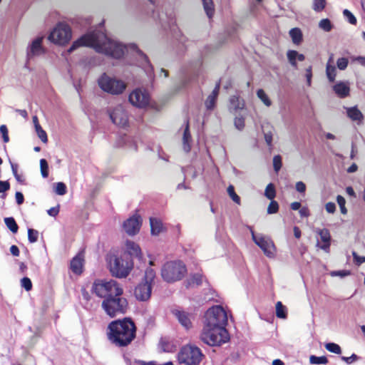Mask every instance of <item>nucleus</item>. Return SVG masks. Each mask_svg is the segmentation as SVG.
Returning a JSON list of instances; mask_svg holds the SVG:
<instances>
[{
  "mask_svg": "<svg viewBox=\"0 0 365 365\" xmlns=\"http://www.w3.org/2000/svg\"><path fill=\"white\" fill-rule=\"evenodd\" d=\"M82 46L93 48L96 52L115 58H120L125 53L130 51L140 59V66L143 67L148 78L152 79L153 77V68L148 57L133 43L128 46L123 45L117 41L109 38L103 32L97 30L88 32L74 41L68 49V52L71 53Z\"/></svg>",
  "mask_w": 365,
  "mask_h": 365,
  "instance_id": "f257e3e1",
  "label": "nucleus"
},
{
  "mask_svg": "<svg viewBox=\"0 0 365 365\" xmlns=\"http://www.w3.org/2000/svg\"><path fill=\"white\" fill-rule=\"evenodd\" d=\"M227 324L225 310L220 305L212 307L205 314L200 340L210 346H220L227 342L230 339L225 329Z\"/></svg>",
  "mask_w": 365,
  "mask_h": 365,
  "instance_id": "f03ea898",
  "label": "nucleus"
},
{
  "mask_svg": "<svg viewBox=\"0 0 365 365\" xmlns=\"http://www.w3.org/2000/svg\"><path fill=\"white\" fill-rule=\"evenodd\" d=\"M108 330V339L118 346H127L135 336V326L129 319L112 322Z\"/></svg>",
  "mask_w": 365,
  "mask_h": 365,
  "instance_id": "7ed1b4c3",
  "label": "nucleus"
},
{
  "mask_svg": "<svg viewBox=\"0 0 365 365\" xmlns=\"http://www.w3.org/2000/svg\"><path fill=\"white\" fill-rule=\"evenodd\" d=\"M108 260L111 274L117 278H125L133 267V260L126 253L110 255Z\"/></svg>",
  "mask_w": 365,
  "mask_h": 365,
  "instance_id": "20e7f679",
  "label": "nucleus"
},
{
  "mask_svg": "<svg viewBox=\"0 0 365 365\" xmlns=\"http://www.w3.org/2000/svg\"><path fill=\"white\" fill-rule=\"evenodd\" d=\"M92 291L98 297L107 299L108 297H120L123 293L122 286L115 280L97 279L92 286Z\"/></svg>",
  "mask_w": 365,
  "mask_h": 365,
  "instance_id": "39448f33",
  "label": "nucleus"
},
{
  "mask_svg": "<svg viewBox=\"0 0 365 365\" xmlns=\"http://www.w3.org/2000/svg\"><path fill=\"white\" fill-rule=\"evenodd\" d=\"M155 277V271L152 268H148L142 281L135 286L133 291V295L137 301L144 302L150 299Z\"/></svg>",
  "mask_w": 365,
  "mask_h": 365,
  "instance_id": "423d86ee",
  "label": "nucleus"
},
{
  "mask_svg": "<svg viewBox=\"0 0 365 365\" xmlns=\"http://www.w3.org/2000/svg\"><path fill=\"white\" fill-rule=\"evenodd\" d=\"M98 85L102 91L112 95L123 93L127 86L123 81L106 73H103L99 77Z\"/></svg>",
  "mask_w": 365,
  "mask_h": 365,
  "instance_id": "0eeeda50",
  "label": "nucleus"
},
{
  "mask_svg": "<svg viewBox=\"0 0 365 365\" xmlns=\"http://www.w3.org/2000/svg\"><path fill=\"white\" fill-rule=\"evenodd\" d=\"M187 272L185 265L180 261L165 263L161 270L163 279L168 282L180 280Z\"/></svg>",
  "mask_w": 365,
  "mask_h": 365,
  "instance_id": "6e6552de",
  "label": "nucleus"
},
{
  "mask_svg": "<svg viewBox=\"0 0 365 365\" xmlns=\"http://www.w3.org/2000/svg\"><path fill=\"white\" fill-rule=\"evenodd\" d=\"M128 306L127 299L121 296L108 297L102 302L103 309L111 317L125 313Z\"/></svg>",
  "mask_w": 365,
  "mask_h": 365,
  "instance_id": "1a4fd4ad",
  "label": "nucleus"
},
{
  "mask_svg": "<svg viewBox=\"0 0 365 365\" xmlns=\"http://www.w3.org/2000/svg\"><path fill=\"white\" fill-rule=\"evenodd\" d=\"M203 354L201 350L195 346H183L178 355V361L185 365H197L202 361Z\"/></svg>",
  "mask_w": 365,
  "mask_h": 365,
  "instance_id": "9d476101",
  "label": "nucleus"
},
{
  "mask_svg": "<svg viewBox=\"0 0 365 365\" xmlns=\"http://www.w3.org/2000/svg\"><path fill=\"white\" fill-rule=\"evenodd\" d=\"M71 38V29L66 24L59 23L51 31L48 40L56 44L64 45Z\"/></svg>",
  "mask_w": 365,
  "mask_h": 365,
  "instance_id": "9b49d317",
  "label": "nucleus"
},
{
  "mask_svg": "<svg viewBox=\"0 0 365 365\" xmlns=\"http://www.w3.org/2000/svg\"><path fill=\"white\" fill-rule=\"evenodd\" d=\"M250 230L255 243L262 249L267 257L273 258L275 256L276 247L271 238L262 235H255L251 227Z\"/></svg>",
  "mask_w": 365,
  "mask_h": 365,
  "instance_id": "f8f14e48",
  "label": "nucleus"
},
{
  "mask_svg": "<svg viewBox=\"0 0 365 365\" xmlns=\"http://www.w3.org/2000/svg\"><path fill=\"white\" fill-rule=\"evenodd\" d=\"M129 101L134 106L143 108L149 104L150 96L146 90L136 88L130 93Z\"/></svg>",
  "mask_w": 365,
  "mask_h": 365,
  "instance_id": "ddd939ff",
  "label": "nucleus"
},
{
  "mask_svg": "<svg viewBox=\"0 0 365 365\" xmlns=\"http://www.w3.org/2000/svg\"><path fill=\"white\" fill-rule=\"evenodd\" d=\"M109 115L114 124L120 127L128 125V115L124 107L121 105L115 106L109 112Z\"/></svg>",
  "mask_w": 365,
  "mask_h": 365,
  "instance_id": "4468645a",
  "label": "nucleus"
},
{
  "mask_svg": "<svg viewBox=\"0 0 365 365\" xmlns=\"http://www.w3.org/2000/svg\"><path fill=\"white\" fill-rule=\"evenodd\" d=\"M43 40V36H38L28 45L26 48V58L28 61L44 53L45 49L42 46Z\"/></svg>",
  "mask_w": 365,
  "mask_h": 365,
  "instance_id": "2eb2a0df",
  "label": "nucleus"
},
{
  "mask_svg": "<svg viewBox=\"0 0 365 365\" xmlns=\"http://www.w3.org/2000/svg\"><path fill=\"white\" fill-rule=\"evenodd\" d=\"M141 224L140 217L139 215H133L123 222V227L128 235L133 236L140 231Z\"/></svg>",
  "mask_w": 365,
  "mask_h": 365,
  "instance_id": "dca6fc26",
  "label": "nucleus"
},
{
  "mask_svg": "<svg viewBox=\"0 0 365 365\" xmlns=\"http://www.w3.org/2000/svg\"><path fill=\"white\" fill-rule=\"evenodd\" d=\"M245 107V101L237 96H232L229 101L228 109L230 113L235 115H240Z\"/></svg>",
  "mask_w": 365,
  "mask_h": 365,
  "instance_id": "f3484780",
  "label": "nucleus"
},
{
  "mask_svg": "<svg viewBox=\"0 0 365 365\" xmlns=\"http://www.w3.org/2000/svg\"><path fill=\"white\" fill-rule=\"evenodd\" d=\"M316 232L319 235L320 240L322 244L319 242H317V246L320 249L328 252L331 245V235L329 231L327 229H318Z\"/></svg>",
  "mask_w": 365,
  "mask_h": 365,
  "instance_id": "a211bd4d",
  "label": "nucleus"
},
{
  "mask_svg": "<svg viewBox=\"0 0 365 365\" xmlns=\"http://www.w3.org/2000/svg\"><path fill=\"white\" fill-rule=\"evenodd\" d=\"M173 314L178 319L179 323L186 329H189L192 327V315L180 310L173 311Z\"/></svg>",
  "mask_w": 365,
  "mask_h": 365,
  "instance_id": "6ab92c4d",
  "label": "nucleus"
},
{
  "mask_svg": "<svg viewBox=\"0 0 365 365\" xmlns=\"http://www.w3.org/2000/svg\"><path fill=\"white\" fill-rule=\"evenodd\" d=\"M333 90L338 97L346 98L350 93L349 83L347 81L336 82L333 86Z\"/></svg>",
  "mask_w": 365,
  "mask_h": 365,
  "instance_id": "aec40b11",
  "label": "nucleus"
},
{
  "mask_svg": "<svg viewBox=\"0 0 365 365\" xmlns=\"http://www.w3.org/2000/svg\"><path fill=\"white\" fill-rule=\"evenodd\" d=\"M347 117L358 125L362 123L364 115L361 110L356 106L344 107Z\"/></svg>",
  "mask_w": 365,
  "mask_h": 365,
  "instance_id": "412c9836",
  "label": "nucleus"
},
{
  "mask_svg": "<svg viewBox=\"0 0 365 365\" xmlns=\"http://www.w3.org/2000/svg\"><path fill=\"white\" fill-rule=\"evenodd\" d=\"M130 259L133 257L140 258L141 257V250L138 244L135 242L127 240L125 243V252Z\"/></svg>",
  "mask_w": 365,
  "mask_h": 365,
  "instance_id": "4be33fe9",
  "label": "nucleus"
},
{
  "mask_svg": "<svg viewBox=\"0 0 365 365\" xmlns=\"http://www.w3.org/2000/svg\"><path fill=\"white\" fill-rule=\"evenodd\" d=\"M150 224L151 229V234L153 235H158L164 230V227L162 221L155 217L150 218Z\"/></svg>",
  "mask_w": 365,
  "mask_h": 365,
  "instance_id": "5701e85b",
  "label": "nucleus"
},
{
  "mask_svg": "<svg viewBox=\"0 0 365 365\" xmlns=\"http://www.w3.org/2000/svg\"><path fill=\"white\" fill-rule=\"evenodd\" d=\"M220 90V84L217 83L215 88L212 91V92L208 96L206 101H205V106L207 109L212 110L215 107V102L219 93Z\"/></svg>",
  "mask_w": 365,
  "mask_h": 365,
  "instance_id": "b1692460",
  "label": "nucleus"
},
{
  "mask_svg": "<svg viewBox=\"0 0 365 365\" xmlns=\"http://www.w3.org/2000/svg\"><path fill=\"white\" fill-rule=\"evenodd\" d=\"M191 140L192 139H191V135H190V133L189 130V125H188V123L187 122L186 127L185 128V130L183 133V136H182L183 150L186 153L190 152V150L191 149V145H190Z\"/></svg>",
  "mask_w": 365,
  "mask_h": 365,
  "instance_id": "393cba45",
  "label": "nucleus"
},
{
  "mask_svg": "<svg viewBox=\"0 0 365 365\" xmlns=\"http://www.w3.org/2000/svg\"><path fill=\"white\" fill-rule=\"evenodd\" d=\"M71 269L76 274H80L83 270V259L80 256L75 257L71 262Z\"/></svg>",
  "mask_w": 365,
  "mask_h": 365,
  "instance_id": "a878e982",
  "label": "nucleus"
},
{
  "mask_svg": "<svg viewBox=\"0 0 365 365\" xmlns=\"http://www.w3.org/2000/svg\"><path fill=\"white\" fill-rule=\"evenodd\" d=\"M289 36L294 44L299 45L302 41V34L299 29L294 28L289 31Z\"/></svg>",
  "mask_w": 365,
  "mask_h": 365,
  "instance_id": "bb28decb",
  "label": "nucleus"
},
{
  "mask_svg": "<svg viewBox=\"0 0 365 365\" xmlns=\"http://www.w3.org/2000/svg\"><path fill=\"white\" fill-rule=\"evenodd\" d=\"M123 359L126 365H156L154 361L147 362L142 360L132 359L127 356H124Z\"/></svg>",
  "mask_w": 365,
  "mask_h": 365,
  "instance_id": "cd10ccee",
  "label": "nucleus"
},
{
  "mask_svg": "<svg viewBox=\"0 0 365 365\" xmlns=\"http://www.w3.org/2000/svg\"><path fill=\"white\" fill-rule=\"evenodd\" d=\"M205 11L208 18H212L214 12V4L212 0H202Z\"/></svg>",
  "mask_w": 365,
  "mask_h": 365,
  "instance_id": "c85d7f7f",
  "label": "nucleus"
},
{
  "mask_svg": "<svg viewBox=\"0 0 365 365\" xmlns=\"http://www.w3.org/2000/svg\"><path fill=\"white\" fill-rule=\"evenodd\" d=\"M276 316L280 319L287 318V308L281 302H277L276 304Z\"/></svg>",
  "mask_w": 365,
  "mask_h": 365,
  "instance_id": "c756f323",
  "label": "nucleus"
},
{
  "mask_svg": "<svg viewBox=\"0 0 365 365\" xmlns=\"http://www.w3.org/2000/svg\"><path fill=\"white\" fill-rule=\"evenodd\" d=\"M326 75L330 82H334L336 76L335 66L326 65Z\"/></svg>",
  "mask_w": 365,
  "mask_h": 365,
  "instance_id": "7c9ffc66",
  "label": "nucleus"
},
{
  "mask_svg": "<svg viewBox=\"0 0 365 365\" xmlns=\"http://www.w3.org/2000/svg\"><path fill=\"white\" fill-rule=\"evenodd\" d=\"M203 279V277L200 274H193L188 280V286L195 287L199 286L202 284Z\"/></svg>",
  "mask_w": 365,
  "mask_h": 365,
  "instance_id": "2f4dec72",
  "label": "nucleus"
},
{
  "mask_svg": "<svg viewBox=\"0 0 365 365\" xmlns=\"http://www.w3.org/2000/svg\"><path fill=\"white\" fill-rule=\"evenodd\" d=\"M4 222L6 227L13 232L16 233L18 231V225L13 217H6L4 218Z\"/></svg>",
  "mask_w": 365,
  "mask_h": 365,
  "instance_id": "473e14b6",
  "label": "nucleus"
},
{
  "mask_svg": "<svg viewBox=\"0 0 365 365\" xmlns=\"http://www.w3.org/2000/svg\"><path fill=\"white\" fill-rule=\"evenodd\" d=\"M257 96L266 106L269 107L272 105L271 100L269 98L268 96L265 93L264 90H257Z\"/></svg>",
  "mask_w": 365,
  "mask_h": 365,
  "instance_id": "72a5a7b5",
  "label": "nucleus"
},
{
  "mask_svg": "<svg viewBox=\"0 0 365 365\" xmlns=\"http://www.w3.org/2000/svg\"><path fill=\"white\" fill-rule=\"evenodd\" d=\"M264 195L266 196L267 198L271 200L275 197L276 191L274 186L272 183H269L267 185L264 191Z\"/></svg>",
  "mask_w": 365,
  "mask_h": 365,
  "instance_id": "f704fd0d",
  "label": "nucleus"
},
{
  "mask_svg": "<svg viewBox=\"0 0 365 365\" xmlns=\"http://www.w3.org/2000/svg\"><path fill=\"white\" fill-rule=\"evenodd\" d=\"M324 347L327 351L331 353L339 354L341 352V347L335 343H327L325 344Z\"/></svg>",
  "mask_w": 365,
  "mask_h": 365,
  "instance_id": "c9c22d12",
  "label": "nucleus"
},
{
  "mask_svg": "<svg viewBox=\"0 0 365 365\" xmlns=\"http://www.w3.org/2000/svg\"><path fill=\"white\" fill-rule=\"evenodd\" d=\"M227 193L230 198L237 204H240V197L236 194L235 192V187L233 185H230L227 187Z\"/></svg>",
  "mask_w": 365,
  "mask_h": 365,
  "instance_id": "e433bc0d",
  "label": "nucleus"
},
{
  "mask_svg": "<svg viewBox=\"0 0 365 365\" xmlns=\"http://www.w3.org/2000/svg\"><path fill=\"white\" fill-rule=\"evenodd\" d=\"M40 169L43 178H46L48 176V165L45 159L40 160Z\"/></svg>",
  "mask_w": 365,
  "mask_h": 365,
  "instance_id": "4c0bfd02",
  "label": "nucleus"
},
{
  "mask_svg": "<svg viewBox=\"0 0 365 365\" xmlns=\"http://www.w3.org/2000/svg\"><path fill=\"white\" fill-rule=\"evenodd\" d=\"M309 361L312 364H326L328 362V360L326 356H311L309 358Z\"/></svg>",
  "mask_w": 365,
  "mask_h": 365,
  "instance_id": "58836bf2",
  "label": "nucleus"
},
{
  "mask_svg": "<svg viewBox=\"0 0 365 365\" xmlns=\"http://www.w3.org/2000/svg\"><path fill=\"white\" fill-rule=\"evenodd\" d=\"M319 26L325 31H330L332 29L331 23L328 19H322L319 23Z\"/></svg>",
  "mask_w": 365,
  "mask_h": 365,
  "instance_id": "ea45409f",
  "label": "nucleus"
},
{
  "mask_svg": "<svg viewBox=\"0 0 365 365\" xmlns=\"http://www.w3.org/2000/svg\"><path fill=\"white\" fill-rule=\"evenodd\" d=\"M55 192L59 195H63L66 193V186L63 182H57L54 184Z\"/></svg>",
  "mask_w": 365,
  "mask_h": 365,
  "instance_id": "a19ab883",
  "label": "nucleus"
},
{
  "mask_svg": "<svg viewBox=\"0 0 365 365\" xmlns=\"http://www.w3.org/2000/svg\"><path fill=\"white\" fill-rule=\"evenodd\" d=\"M234 124L237 130H242L245 128V118L242 115H236Z\"/></svg>",
  "mask_w": 365,
  "mask_h": 365,
  "instance_id": "79ce46f5",
  "label": "nucleus"
},
{
  "mask_svg": "<svg viewBox=\"0 0 365 365\" xmlns=\"http://www.w3.org/2000/svg\"><path fill=\"white\" fill-rule=\"evenodd\" d=\"M343 14H344V16L346 19V20L351 24H352V25L356 24V22H357L356 19L350 11H349L348 9H344L343 11Z\"/></svg>",
  "mask_w": 365,
  "mask_h": 365,
  "instance_id": "37998d69",
  "label": "nucleus"
},
{
  "mask_svg": "<svg viewBox=\"0 0 365 365\" xmlns=\"http://www.w3.org/2000/svg\"><path fill=\"white\" fill-rule=\"evenodd\" d=\"M287 58L288 60H292L294 56L297 57V61H303L305 58L304 56L302 53H299L297 51L294 50H290L287 52Z\"/></svg>",
  "mask_w": 365,
  "mask_h": 365,
  "instance_id": "c03bdc74",
  "label": "nucleus"
},
{
  "mask_svg": "<svg viewBox=\"0 0 365 365\" xmlns=\"http://www.w3.org/2000/svg\"><path fill=\"white\" fill-rule=\"evenodd\" d=\"M38 232L36 230L29 228L28 230V239L31 243H34L38 240Z\"/></svg>",
  "mask_w": 365,
  "mask_h": 365,
  "instance_id": "a18cd8bd",
  "label": "nucleus"
},
{
  "mask_svg": "<svg viewBox=\"0 0 365 365\" xmlns=\"http://www.w3.org/2000/svg\"><path fill=\"white\" fill-rule=\"evenodd\" d=\"M336 201H337L338 205H339L341 213L344 215L346 214L347 210L345 207L346 200H345L344 197L341 195H338L336 197Z\"/></svg>",
  "mask_w": 365,
  "mask_h": 365,
  "instance_id": "49530a36",
  "label": "nucleus"
},
{
  "mask_svg": "<svg viewBox=\"0 0 365 365\" xmlns=\"http://www.w3.org/2000/svg\"><path fill=\"white\" fill-rule=\"evenodd\" d=\"M35 130L41 140L44 143H47L48 138L46 133L43 130L41 126H37V128H35Z\"/></svg>",
  "mask_w": 365,
  "mask_h": 365,
  "instance_id": "de8ad7c7",
  "label": "nucleus"
},
{
  "mask_svg": "<svg viewBox=\"0 0 365 365\" xmlns=\"http://www.w3.org/2000/svg\"><path fill=\"white\" fill-rule=\"evenodd\" d=\"M348 63H349V61H348V58H344V57H342V58H339L337 61H336V66H337V68L339 69V70H341V71H344L346 68L347 66H348Z\"/></svg>",
  "mask_w": 365,
  "mask_h": 365,
  "instance_id": "09e8293b",
  "label": "nucleus"
},
{
  "mask_svg": "<svg viewBox=\"0 0 365 365\" xmlns=\"http://www.w3.org/2000/svg\"><path fill=\"white\" fill-rule=\"evenodd\" d=\"M273 167L276 173H277L282 168V158L277 155L273 158Z\"/></svg>",
  "mask_w": 365,
  "mask_h": 365,
  "instance_id": "8fccbe9b",
  "label": "nucleus"
},
{
  "mask_svg": "<svg viewBox=\"0 0 365 365\" xmlns=\"http://www.w3.org/2000/svg\"><path fill=\"white\" fill-rule=\"evenodd\" d=\"M279 210V205L277 202L272 200L267 207V213L268 214H274L276 213Z\"/></svg>",
  "mask_w": 365,
  "mask_h": 365,
  "instance_id": "3c124183",
  "label": "nucleus"
},
{
  "mask_svg": "<svg viewBox=\"0 0 365 365\" xmlns=\"http://www.w3.org/2000/svg\"><path fill=\"white\" fill-rule=\"evenodd\" d=\"M325 0H314L313 9L316 11H320L325 7Z\"/></svg>",
  "mask_w": 365,
  "mask_h": 365,
  "instance_id": "603ef678",
  "label": "nucleus"
},
{
  "mask_svg": "<svg viewBox=\"0 0 365 365\" xmlns=\"http://www.w3.org/2000/svg\"><path fill=\"white\" fill-rule=\"evenodd\" d=\"M21 285L26 291H30L32 288V283L29 277H24L21 280Z\"/></svg>",
  "mask_w": 365,
  "mask_h": 365,
  "instance_id": "864d4df0",
  "label": "nucleus"
},
{
  "mask_svg": "<svg viewBox=\"0 0 365 365\" xmlns=\"http://www.w3.org/2000/svg\"><path fill=\"white\" fill-rule=\"evenodd\" d=\"M331 277H345L351 274V272L349 270H338V271H332L330 273Z\"/></svg>",
  "mask_w": 365,
  "mask_h": 365,
  "instance_id": "5fc2aeb1",
  "label": "nucleus"
},
{
  "mask_svg": "<svg viewBox=\"0 0 365 365\" xmlns=\"http://www.w3.org/2000/svg\"><path fill=\"white\" fill-rule=\"evenodd\" d=\"M272 136L273 132L272 130L264 131V138L266 143L268 146L272 147Z\"/></svg>",
  "mask_w": 365,
  "mask_h": 365,
  "instance_id": "6e6d98bb",
  "label": "nucleus"
},
{
  "mask_svg": "<svg viewBox=\"0 0 365 365\" xmlns=\"http://www.w3.org/2000/svg\"><path fill=\"white\" fill-rule=\"evenodd\" d=\"M0 133L2 135L4 142L8 143L9 140V135H8V129L5 125H1L0 126Z\"/></svg>",
  "mask_w": 365,
  "mask_h": 365,
  "instance_id": "4d7b16f0",
  "label": "nucleus"
},
{
  "mask_svg": "<svg viewBox=\"0 0 365 365\" xmlns=\"http://www.w3.org/2000/svg\"><path fill=\"white\" fill-rule=\"evenodd\" d=\"M352 255L354 257V261L356 265H360L362 263L365 262V257L359 256L356 252H352Z\"/></svg>",
  "mask_w": 365,
  "mask_h": 365,
  "instance_id": "13d9d810",
  "label": "nucleus"
},
{
  "mask_svg": "<svg viewBox=\"0 0 365 365\" xmlns=\"http://www.w3.org/2000/svg\"><path fill=\"white\" fill-rule=\"evenodd\" d=\"M10 189V184L8 181L0 180V193H4Z\"/></svg>",
  "mask_w": 365,
  "mask_h": 365,
  "instance_id": "bf43d9fd",
  "label": "nucleus"
},
{
  "mask_svg": "<svg viewBox=\"0 0 365 365\" xmlns=\"http://www.w3.org/2000/svg\"><path fill=\"white\" fill-rule=\"evenodd\" d=\"M325 209L328 213L333 214L336 211V205L331 202H327L325 205Z\"/></svg>",
  "mask_w": 365,
  "mask_h": 365,
  "instance_id": "052dcab7",
  "label": "nucleus"
},
{
  "mask_svg": "<svg viewBox=\"0 0 365 365\" xmlns=\"http://www.w3.org/2000/svg\"><path fill=\"white\" fill-rule=\"evenodd\" d=\"M295 188L297 192L304 193L306 191V185L303 182L299 181L296 183Z\"/></svg>",
  "mask_w": 365,
  "mask_h": 365,
  "instance_id": "680f3d73",
  "label": "nucleus"
},
{
  "mask_svg": "<svg viewBox=\"0 0 365 365\" xmlns=\"http://www.w3.org/2000/svg\"><path fill=\"white\" fill-rule=\"evenodd\" d=\"M11 166L13 175H14L16 180L18 182H22L21 176L17 173V168H18L17 165L15 164L11 163Z\"/></svg>",
  "mask_w": 365,
  "mask_h": 365,
  "instance_id": "e2e57ef3",
  "label": "nucleus"
},
{
  "mask_svg": "<svg viewBox=\"0 0 365 365\" xmlns=\"http://www.w3.org/2000/svg\"><path fill=\"white\" fill-rule=\"evenodd\" d=\"M358 359V356L353 354L351 356L346 357V356H341V359L345 361L346 363L350 364L353 363L354 361H356Z\"/></svg>",
  "mask_w": 365,
  "mask_h": 365,
  "instance_id": "0e129e2a",
  "label": "nucleus"
},
{
  "mask_svg": "<svg viewBox=\"0 0 365 365\" xmlns=\"http://www.w3.org/2000/svg\"><path fill=\"white\" fill-rule=\"evenodd\" d=\"M299 215L302 217H307L309 216V210L307 207H302L299 210Z\"/></svg>",
  "mask_w": 365,
  "mask_h": 365,
  "instance_id": "69168bd1",
  "label": "nucleus"
},
{
  "mask_svg": "<svg viewBox=\"0 0 365 365\" xmlns=\"http://www.w3.org/2000/svg\"><path fill=\"white\" fill-rule=\"evenodd\" d=\"M306 78H307V85L308 86H311V83H312V67L309 66L308 68H307L306 70Z\"/></svg>",
  "mask_w": 365,
  "mask_h": 365,
  "instance_id": "338daca9",
  "label": "nucleus"
},
{
  "mask_svg": "<svg viewBox=\"0 0 365 365\" xmlns=\"http://www.w3.org/2000/svg\"><path fill=\"white\" fill-rule=\"evenodd\" d=\"M59 212V207H53L47 210V213L52 217H56Z\"/></svg>",
  "mask_w": 365,
  "mask_h": 365,
  "instance_id": "774afa93",
  "label": "nucleus"
}]
</instances>
